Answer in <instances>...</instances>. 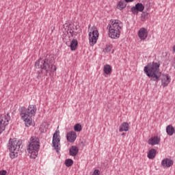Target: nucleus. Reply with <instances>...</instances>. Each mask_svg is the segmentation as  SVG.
Returning <instances> with one entry per match:
<instances>
[{"label":"nucleus","mask_w":175,"mask_h":175,"mask_svg":"<svg viewBox=\"0 0 175 175\" xmlns=\"http://www.w3.org/2000/svg\"><path fill=\"white\" fill-rule=\"evenodd\" d=\"M166 133L168 136H173V135L175 133V127H173L172 124L167 126Z\"/></svg>","instance_id":"a211bd4d"},{"label":"nucleus","mask_w":175,"mask_h":175,"mask_svg":"<svg viewBox=\"0 0 175 175\" xmlns=\"http://www.w3.org/2000/svg\"><path fill=\"white\" fill-rule=\"evenodd\" d=\"M39 148H40V141L38 137L33 136L30 138V142L27 148L29 157L31 159H35L39 154Z\"/></svg>","instance_id":"20e7f679"},{"label":"nucleus","mask_w":175,"mask_h":175,"mask_svg":"<svg viewBox=\"0 0 175 175\" xmlns=\"http://www.w3.org/2000/svg\"><path fill=\"white\" fill-rule=\"evenodd\" d=\"M172 51L175 53V44L172 46Z\"/></svg>","instance_id":"c756f323"},{"label":"nucleus","mask_w":175,"mask_h":175,"mask_svg":"<svg viewBox=\"0 0 175 175\" xmlns=\"http://www.w3.org/2000/svg\"><path fill=\"white\" fill-rule=\"evenodd\" d=\"M111 66L109 64H105L103 67V72L105 75H111Z\"/></svg>","instance_id":"412c9836"},{"label":"nucleus","mask_w":175,"mask_h":175,"mask_svg":"<svg viewBox=\"0 0 175 175\" xmlns=\"http://www.w3.org/2000/svg\"><path fill=\"white\" fill-rule=\"evenodd\" d=\"M137 35L141 40H146L148 38V31L147 29L142 27L138 31Z\"/></svg>","instance_id":"9b49d317"},{"label":"nucleus","mask_w":175,"mask_h":175,"mask_svg":"<svg viewBox=\"0 0 175 175\" xmlns=\"http://www.w3.org/2000/svg\"><path fill=\"white\" fill-rule=\"evenodd\" d=\"M61 136L59 135V130H57L53 136L52 144L53 147L57 151V152H59L61 150Z\"/></svg>","instance_id":"1a4fd4ad"},{"label":"nucleus","mask_w":175,"mask_h":175,"mask_svg":"<svg viewBox=\"0 0 175 175\" xmlns=\"http://www.w3.org/2000/svg\"><path fill=\"white\" fill-rule=\"evenodd\" d=\"M9 121H10L9 114H0V135L6 129L7 125H9Z\"/></svg>","instance_id":"9d476101"},{"label":"nucleus","mask_w":175,"mask_h":175,"mask_svg":"<svg viewBox=\"0 0 175 175\" xmlns=\"http://www.w3.org/2000/svg\"><path fill=\"white\" fill-rule=\"evenodd\" d=\"M7 174H8V172H6V170L0 171V175H7Z\"/></svg>","instance_id":"cd10ccee"},{"label":"nucleus","mask_w":175,"mask_h":175,"mask_svg":"<svg viewBox=\"0 0 175 175\" xmlns=\"http://www.w3.org/2000/svg\"><path fill=\"white\" fill-rule=\"evenodd\" d=\"M66 139L69 143H75L77 139V134L74 131H69L66 135Z\"/></svg>","instance_id":"ddd939ff"},{"label":"nucleus","mask_w":175,"mask_h":175,"mask_svg":"<svg viewBox=\"0 0 175 175\" xmlns=\"http://www.w3.org/2000/svg\"><path fill=\"white\" fill-rule=\"evenodd\" d=\"M88 36H89V43L90 46H94L98 42L99 39V31H98V27L96 26H88Z\"/></svg>","instance_id":"0eeeda50"},{"label":"nucleus","mask_w":175,"mask_h":175,"mask_svg":"<svg viewBox=\"0 0 175 175\" xmlns=\"http://www.w3.org/2000/svg\"><path fill=\"white\" fill-rule=\"evenodd\" d=\"M36 68L39 69H42L46 72V75L48 73H51V72H55L57 70V67L51 63L49 59H40L36 62Z\"/></svg>","instance_id":"39448f33"},{"label":"nucleus","mask_w":175,"mask_h":175,"mask_svg":"<svg viewBox=\"0 0 175 175\" xmlns=\"http://www.w3.org/2000/svg\"><path fill=\"white\" fill-rule=\"evenodd\" d=\"M77 40H72L70 43V49L73 51L77 49Z\"/></svg>","instance_id":"b1692460"},{"label":"nucleus","mask_w":175,"mask_h":175,"mask_svg":"<svg viewBox=\"0 0 175 175\" xmlns=\"http://www.w3.org/2000/svg\"><path fill=\"white\" fill-rule=\"evenodd\" d=\"M36 106L33 105H29L27 108L21 107V118L24 121L26 126L33 125V123H32V117L36 114Z\"/></svg>","instance_id":"f257e3e1"},{"label":"nucleus","mask_w":175,"mask_h":175,"mask_svg":"<svg viewBox=\"0 0 175 175\" xmlns=\"http://www.w3.org/2000/svg\"><path fill=\"white\" fill-rule=\"evenodd\" d=\"M157 156V150L155 149H151L148 152V158L149 159H154Z\"/></svg>","instance_id":"aec40b11"},{"label":"nucleus","mask_w":175,"mask_h":175,"mask_svg":"<svg viewBox=\"0 0 175 175\" xmlns=\"http://www.w3.org/2000/svg\"><path fill=\"white\" fill-rule=\"evenodd\" d=\"M122 135H125V133H123Z\"/></svg>","instance_id":"7c9ffc66"},{"label":"nucleus","mask_w":175,"mask_h":175,"mask_svg":"<svg viewBox=\"0 0 175 175\" xmlns=\"http://www.w3.org/2000/svg\"><path fill=\"white\" fill-rule=\"evenodd\" d=\"M125 2H126L127 3H129V2H133V1L135 0H124Z\"/></svg>","instance_id":"c85d7f7f"},{"label":"nucleus","mask_w":175,"mask_h":175,"mask_svg":"<svg viewBox=\"0 0 175 175\" xmlns=\"http://www.w3.org/2000/svg\"><path fill=\"white\" fill-rule=\"evenodd\" d=\"M83 129V127L81 126V124H76L75 126H74V131L75 132H81Z\"/></svg>","instance_id":"393cba45"},{"label":"nucleus","mask_w":175,"mask_h":175,"mask_svg":"<svg viewBox=\"0 0 175 175\" xmlns=\"http://www.w3.org/2000/svg\"><path fill=\"white\" fill-rule=\"evenodd\" d=\"M143 10H144V5L142 3H138L131 8V12L133 14H137L139 12H143Z\"/></svg>","instance_id":"f8f14e48"},{"label":"nucleus","mask_w":175,"mask_h":175,"mask_svg":"<svg viewBox=\"0 0 175 175\" xmlns=\"http://www.w3.org/2000/svg\"><path fill=\"white\" fill-rule=\"evenodd\" d=\"M144 72L146 76L152 80V81H159L161 77V72H159V64L152 62L148 64L144 68Z\"/></svg>","instance_id":"7ed1b4c3"},{"label":"nucleus","mask_w":175,"mask_h":175,"mask_svg":"<svg viewBox=\"0 0 175 175\" xmlns=\"http://www.w3.org/2000/svg\"><path fill=\"white\" fill-rule=\"evenodd\" d=\"M129 131V124L123 122L119 127V132H128Z\"/></svg>","instance_id":"f3484780"},{"label":"nucleus","mask_w":175,"mask_h":175,"mask_svg":"<svg viewBox=\"0 0 175 175\" xmlns=\"http://www.w3.org/2000/svg\"><path fill=\"white\" fill-rule=\"evenodd\" d=\"M116 8L118 10H122L126 8V3H125L124 0H121L117 3Z\"/></svg>","instance_id":"6ab92c4d"},{"label":"nucleus","mask_w":175,"mask_h":175,"mask_svg":"<svg viewBox=\"0 0 175 175\" xmlns=\"http://www.w3.org/2000/svg\"><path fill=\"white\" fill-rule=\"evenodd\" d=\"M10 157L12 159H14L16 157H18V152H20V144L15 139L10 140Z\"/></svg>","instance_id":"6e6552de"},{"label":"nucleus","mask_w":175,"mask_h":175,"mask_svg":"<svg viewBox=\"0 0 175 175\" xmlns=\"http://www.w3.org/2000/svg\"><path fill=\"white\" fill-rule=\"evenodd\" d=\"M174 162L171 159H163L161 161V165L164 169H166L167 167H172V165H174Z\"/></svg>","instance_id":"2eb2a0df"},{"label":"nucleus","mask_w":175,"mask_h":175,"mask_svg":"<svg viewBox=\"0 0 175 175\" xmlns=\"http://www.w3.org/2000/svg\"><path fill=\"white\" fill-rule=\"evenodd\" d=\"M170 77L167 74H165L162 75L161 78V85L163 87H167L169 84H170L171 81Z\"/></svg>","instance_id":"dca6fc26"},{"label":"nucleus","mask_w":175,"mask_h":175,"mask_svg":"<svg viewBox=\"0 0 175 175\" xmlns=\"http://www.w3.org/2000/svg\"><path fill=\"white\" fill-rule=\"evenodd\" d=\"M79 153V148H77V146H72L70 148V155L72 157H76V154Z\"/></svg>","instance_id":"4be33fe9"},{"label":"nucleus","mask_w":175,"mask_h":175,"mask_svg":"<svg viewBox=\"0 0 175 175\" xmlns=\"http://www.w3.org/2000/svg\"><path fill=\"white\" fill-rule=\"evenodd\" d=\"M161 143V137L158 136H154L151 137L148 140V144L149 146H157Z\"/></svg>","instance_id":"4468645a"},{"label":"nucleus","mask_w":175,"mask_h":175,"mask_svg":"<svg viewBox=\"0 0 175 175\" xmlns=\"http://www.w3.org/2000/svg\"><path fill=\"white\" fill-rule=\"evenodd\" d=\"M80 26H79V24L74 23V24H68L66 23L63 25L62 31L65 35L66 33L68 35H71V36H75V35H77V33H80L81 32V30L79 29Z\"/></svg>","instance_id":"423d86ee"},{"label":"nucleus","mask_w":175,"mask_h":175,"mask_svg":"<svg viewBox=\"0 0 175 175\" xmlns=\"http://www.w3.org/2000/svg\"><path fill=\"white\" fill-rule=\"evenodd\" d=\"M103 51L104 53H110V51H111V46L110 45H106Z\"/></svg>","instance_id":"bb28decb"},{"label":"nucleus","mask_w":175,"mask_h":175,"mask_svg":"<svg viewBox=\"0 0 175 175\" xmlns=\"http://www.w3.org/2000/svg\"><path fill=\"white\" fill-rule=\"evenodd\" d=\"M48 129H49V124H47L46 122L42 123L40 126V132H42V133L47 132Z\"/></svg>","instance_id":"5701e85b"},{"label":"nucleus","mask_w":175,"mask_h":175,"mask_svg":"<svg viewBox=\"0 0 175 175\" xmlns=\"http://www.w3.org/2000/svg\"><path fill=\"white\" fill-rule=\"evenodd\" d=\"M65 165H66V166H67V167L72 166V165H73V160H72L70 159H66Z\"/></svg>","instance_id":"a878e982"},{"label":"nucleus","mask_w":175,"mask_h":175,"mask_svg":"<svg viewBox=\"0 0 175 175\" xmlns=\"http://www.w3.org/2000/svg\"><path fill=\"white\" fill-rule=\"evenodd\" d=\"M111 24L108 25L109 36L111 39H118L121 35V29L124 27V24L120 20L111 19Z\"/></svg>","instance_id":"f03ea898"}]
</instances>
